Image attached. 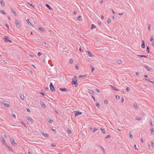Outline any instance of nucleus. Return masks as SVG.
Masks as SVG:
<instances>
[{
    "mask_svg": "<svg viewBox=\"0 0 154 154\" xmlns=\"http://www.w3.org/2000/svg\"><path fill=\"white\" fill-rule=\"evenodd\" d=\"M77 80L76 79V77L75 76H74L73 77L72 79V84L75 85H78V83H77Z\"/></svg>",
    "mask_w": 154,
    "mask_h": 154,
    "instance_id": "1",
    "label": "nucleus"
},
{
    "mask_svg": "<svg viewBox=\"0 0 154 154\" xmlns=\"http://www.w3.org/2000/svg\"><path fill=\"white\" fill-rule=\"evenodd\" d=\"M10 141L11 142L12 145L14 146H15L17 144L14 141V139L12 138H10Z\"/></svg>",
    "mask_w": 154,
    "mask_h": 154,
    "instance_id": "2",
    "label": "nucleus"
},
{
    "mask_svg": "<svg viewBox=\"0 0 154 154\" xmlns=\"http://www.w3.org/2000/svg\"><path fill=\"white\" fill-rule=\"evenodd\" d=\"M73 113L74 114L75 116H77L82 114V112H81L78 111H74L73 112Z\"/></svg>",
    "mask_w": 154,
    "mask_h": 154,
    "instance_id": "3",
    "label": "nucleus"
},
{
    "mask_svg": "<svg viewBox=\"0 0 154 154\" xmlns=\"http://www.w3.org/2000/svg\"><path fill=\"white\" fill-rule=\"evenodd\" d=\"M50 88L51 91H55V89L52 82H51L50 84Z\"/></svg>",
    "mask_w": 154,
    "mask_h": 154,
    "instance_id": "4",
    "label": "nucleus"
},
{
    "mask_svg": "<svg viewBox=\"0 0 154 154\" xmlns=\"http://www.w3.org/2000/svg\"><path fill=\"white\" fill-rule=\"evenodd\" d=\"M15 23H16L17 26L18 28H20V27L21 25H20V23L17 20H15Z\"/></svg>",
    "mask_w": 154,
    "mask_h": 154,
    "instance_id": "5",
    "label": "nucleus"
},
{
    "mask_svg": "<svg viewBox=\"0 0 154 154\" xmlns=\"http://www.w3.org/2000/svg\"><path fill=\"white\" fill-rule=\"evenodd\" d=\"M1 102L4 106L7 107H8L10 106L8 104L6 103L5 102L3 101H1Z\"/></svg>",
    "mask_w": 154,
    "mask_h": 154,
    "instance_id": "6",
    "label": "nucleus"
},
{
    "mask_svg": "<svg viewBox=\"0 0 154 154\" xmlns=\"http://www.w3.org/2000/svg\"><path fill=\"white\" fill-rule=\"evenodd\" d=\"M60 90L62 91H66L67 92H68L70 91L69 90V89L63 88H60Z\"/></svg>",
    "mask_w": 154,
    "mask_h": 154,
    "instance_id": "7",
    "label": "nucleus"
},
{
    "mask_svg": "<svg viewBox=\"0 0 154 154\" xmlns=\"http://www.w3.org/2000/svg\"><path fill=\"white\" fill-rule=\"evenodd\" d=\"M4 39H5V42H10V43L11 42V41L10 40H9L8 39V37H7L6 36H5L4 37Z\"/></svg>",
    "mask_w": 154,
    "mask_h": 154,
    "instance_id": "8",
    "label": "nucleus"
},
{
    "mask_svg": "<svg viewBox=\"0 0 154 154\" xmlns=\"http://www.w3.org/2000/svg\"><path fill=\"white\" fill-rule=\"evenodd\" d=\"M1 140L2 141V142H3V144L5 146V145H7V143H6V142H5V139L2 137H1Z\"/></svg>",
    "mask_w": 154,
    "mask_h": 154,
    "instance_id": "9",
    "label": "nucleus"
},
{
    "mask_svg": "<svg viewBox=\"0 0 154 154\" xmlns=\"http://www.w3.org/2000/svg\"><path fill=\"white\" fill-rule=\"evenodd\" d=\"M40 104L43 108H45L46 107V106L43 102L41 101Z\"/></svg>",
    "mask_w": 154,
    "mask_h": 154,
    "instance_id": "10",
    "label": "nucleus"
},
{
    "mask_svg": "<svg viewBox=\"0 0 154 154\" xmlns=\"http://www.w3.org/2000/svg\"><path fill=\"white\" fill-rule=\"evenodd\" d=\"M26 118L28 120V121H30L31 123L33 122V120L29 116H27L26 117Z\"/></svg>",
    "mask_w": 154,
    "mask_h": 154,
    "instance_id": "11",
    "label": "nucleus"
},
{
    "mask_svg": "<svg viewBox=\"0 0 154 154\" xmlns=\"http://www.w3.org/2000/svg\"><path fill=\"white\" fill-rule=\"evenodd\" d=\"M141 47L142 48H145V42L144 40L142 41V44Z\"/></svg>",
    "mask_w": 154,
    "mask_h": 154,
    "instance_id": "12",
    "label": "nucleus"
},
{
    "mask_svg": "<svg viewBox=\"0 0 154 154\" xmlns=\"http://www.w3.org/2000/svg\"><path fill=\"white\" fill-rule=\"evenodd\" d=\"M87 52L88 54L89 55V57H93L94 56V55L90 52V51H87Z\"/></svg>",
    "mask_w": 154,
    "mask_h": 154,
    "instance_id": "13",
    "label": "nucleus"
},
{
    "mask_svg": "<svg viewBox=\"0 0 154 154\" xmlns=\"http://www.w3.org/2000/svg\"><path fill=\"white\" fill-rule=\"evenodd\" d=\"M137 57H145V58L147 57V56H146L145 55H137Z\"/></svg>",
    "mask_w": 154,
    "mask_h": 154,
    "instance_id": "14",
    "label": "nucleus"
},
{
    "mask_svg": "<svg viewBox=\"0 0 154 154\" xmlns=\"http://www.w3.org/2000/svg\"><path fill=\"white\" fill-rule=\"evenodd\" d=\"M99 147L101 149V150L103 151V152L105 153V151L103 147L102 146L100 145L99 146Z\"/></svg>",
    "mask_w": 154,
    "mask_h": 154,
    "instance_id": "15",
    "label": "nucleus"
},
{
    "mask_svg": "<svg viewBox=\"0 0 154 154\" xmlns=\"http://www.w3.org/2000/svg\"><path fill=\"white\" fill-rule=\"evenodd\" d=\"M42 134L45 137H48L49 136V135L47 133H42Z\"/></svg>",
    "mask_w": 154,
    "mask_h": 154,
    "instance_id": "16",
    "label": "nucleus"
},
{
    "mask_svg": "<svg viewBox=\"0 0 154 154\" xmlns=\"http://www.w3.org/2000/svg\"><path fill=\"white\" fill-rule=\"evenodd\" d=\"M129 138L131 139H132L133 138V136L131 131H130V132L129 133Z\"/></svg>",
    "mask_w": 154,
    "mask_h": 154,
    "instance_id": "17",
    "label": "nucleus"
},
{
    "mask_svg": "<svg viewBox=\"0 0 154 154\" xmlns=\"http://www.w3.org/2000/svg\"><path fill=\"white\" fill-rule=\"evenodd\" d=\"M134 108L135 109H137L138 107L137 103H134Z\"/></svg>",
    "mask_w": 154,
    "mask_h": 154,
    "instance_id": "18",
    "label": "nucleus"
},
{
    "mask_svg": "<svg viewBox=\"0 0 154 154\" xmlns=\"http://www.w3.org/2000/svg\"><path fill=\"white\" fill-rule=\"evenodd\" d=\"M47 120V121L50 124H52L53 122V121L49 118H48Z\"/></svg>",
    "mask_w": 154,
    "mask_h": 154,
    "instance_id": "19",
    "label": "nucleus"
},
{
    "mask_svg": "<svg viewBox=\"0 0 154 154\" xmlns=\"http://www.w3.org/2000/svg\"><path fill=\"white\" fill-rule=\"evenodd\" d=\"M96 28V26L94 24H91V29H93L94 28Z\"/></svg>",
    "mask_w": 154,
    "mask_h": 154,
    "instance_id": "20",
    "label": "nucleus"
},
{
    "mask_svg": "<svg viewBox=\"0 0 154 154\" xmlns=\"http://www.w3.org/2000/svg\"><path fill=\"white\" fill-rule=\"evenodd\" d=\"M46 6L49 10H51L53 9L52 8L48 5L46 4Z\"/></svg>",
    "mask_w": 154,
    "mask_h": 154,
    "instance_id": "21",
    "label": "nucleus"
},
{
    "mask_svg": "<svg viewBox=\"0 0 154 154\" xmlns=\"http://www.w3.org/2000/svg\"><path fill=\"white\" fill-rule=\"evenodd\" d=\"M88 92L91 93V94L94 95V92L91 90H88Z\"/></svg>",
    "mask_w": 154,
    "mask_h": 154,
    "instance_id": "22",
    "label": "nucleus"
},
{
    "mask_svg": "<svg viewBox=\"0 0 154 154\" xmlns=\"http://www.w3.org/2000/svg\"><path fill=\"white\" fill-rule=\"evenodd\" d=\"M0 3L1 4V5H2V6L3 7H4L5 6V3L3 1H1V2H0Z\"/></svg>",
    "mask_w": 154,
    "mask_h": 154,
    "instance_id": "23",
    "label": "nucleus"
},
{
    "mask_svg": "<svg viewBox=\"0 0 154 154\" xmlns=\"http://www.w3.org/2000/svg\"><path fill=\"white\" fill-rule=\"evenodd\" d=\"M144 66L145 68L147 69V70L149 71H151V69H152V68L150 69L147 66Z\"/></svg>",
    "mask_w": 154,
    "mask_h": 154,
    "instance_id": "24",
    "label": "nucleus"
},
{
    "mask_svg": "<svg viewBox=\"0 0 154 154\" xmlns=\"http://www.w3.org/2000/svg\"><path fill=\"white\" fill-rule=\"evenodd\" d=\"M11 11L15 16H17L16 12L13 9H11Z\"/></svg>",
    "mask_w": 154,
    "mask_h": 154,
    "instance_id": "25",
    "label": "nucleus"
},
{
    "mask_svg": "<svg viewBox=\"0 0 154 154\" xmlns=\"http://www.w3.org/2000/svg\"><path fill=\"white\" fill-rule=\"evenodd\" d=\"M150 131H151V133L152 134H154V131H153V128H150Z\"/></svg>",
    "mask_w": 154,
    "mask_h": 154,
    "instance_id": "26",
    "label": "nucleus"
},
{
    "mask_svg": "<svg viewBox=\"0 0 154 154\" xmlns=\"http://www.w3.org/2000/svg\"><path fill=\"white\" fill-rule=\"evenodd\" d=\"M100 129L102 131V132L103 133V134L105 133V132H106L105 131V130L104 128H101Z\"/></svg>",
    "mask_w": 154,
    "mask_h": 154,
    "instance_id": "27",
    "label": "nucleus"
},
{
    "mask_svg": "<svg viewBox=\"0 0 154 154\" xmlns=\"http://www.w3.org/2000/svg\"><path fill=\"white\" fill-rule=\"evenodd\" d=\"M8 148V150L9 151H12V149L8 146L7 145H5Z\"/></svg>",
    "mask_w": 154,
    "mask_h": 154,
    "instance_id": "28",
    "label": "nucleus"
},
{
    "mask_svg": "<svg viewBox=\"0 0 154 154\" xmlns=\"http://www.w3.org/2000/svg\"><path fill=\"white\" fill-rule=\"evenodd\" d=\"M20 98L22 100H23L24 99V96L23 94H21V95L20 96Z\"/></svg>",
    "mask_w": 154,
    "mask_h": 154,
    "instance_id": "29",
    "label": "nucleus"
},
{
    "mask_svg": "<svg viewBox=\"0 0 154 154\" xmlns=\"http://www.w3.org/2000/svg\"><path fill=\"white\" fill-rule=\"evenodd\" d=\"M67 131L69 133L71 134L72 133L71 131L69 128H68Z\"/></svg>",
    "mask_w": 154,
    "mask_h": 154,
    "instance_id": "30",
    "label": "nucleus"
},
{
    "mask_svg": "<svg viewBox=\"0 0 154 154\" xmlns=\"http://www.w3.org/2000/svg\"><path fill=\"white\" fill-rule=\"evenodd\" d=\"M98 130V129L97 128H94V129H93V132L94 133H95V132L97 131Z\"/></svg>",
    "mask_w": 154,
    "mask_h": 154,
    "instance_id": "31",
    "label": "nucleus"
},
{
    "mask_svg": "<svg viewBox=\"0 0 154 154\" xmlns=\"http://www.w3.org/2000/svg\"><path fill=\"white\" fill-rule=\"evenodd\" d=\"M0 13L2 14H4L5 15H6V14L5 13L4 11L3 10H0Z\"/></svg>",
    "mask_w": 154,
    "mask_h": 154,
    "instance_id": "32",
    "label": "nucleus"
},
{
    "mask_svg": "<svg viewBox=\"0 0 154 154\" xmlns=\"http://www.w3.org/2000/svg\"><path fill=\"white\" fill-rule=\"evenodd\" d=\"M27 23H28V24L30 25H30H32V24H31V23H30V21H29V19H27Z\"/></svg>",
    "mask_w": 154,
    "mask_h": 154,
    "instance_id": "33",
    "label": "nucleus"
},
{
    "mask_svg": "<svg viewBox=\"0 0 154 154\" xmlns=\"http://www.w3.org/2000/svg\"><path fill=\"white\" fill-rule=\"evenodd\" d=\"M146 51L147 53L149 52V48L148 46H147L146 47Z\"/></svg>",
    "mask_w": 154,
    "mask_h": 154,
    "instance_id": "34",
    "label": "nucleus"
},
{
    "mask_svg": "<svg viewBox=\"0 0 154 154\" xmlns=\"http://www.w3.org/2000/svg\"><path fill=\"white\" fill-rule=\"evenodd\" d=\"M117 63L119 64H120L122 63V61L120 60H119L117 61Z\"/></svg>",
    "mask_w": 154,
    "mask_h": 154,
    "instance_id": "35",
    "label": "nucleus"
},
{
    "mask_svg": "<svg viewBox=\"0 0 154 154\" xmlns=\"http://www.w3.org/2000/svg\"><path fill=\"white\" fill-rule=\"evenodd\" d=\"M96 105L98 108H100V106L98 103H96Z\"/></svg>",
    "mask_w": 154,
    "mask_h": 154,
    "instance_id": "36",
    "label": "nucleus"
},
{
    "mask_svg": "<svg viewBox=\"0 0 154 154\" xmlns=\"http://www.w3.org/2000/svg\"><path fill=\"white\" fill-rule=\"evenodd\" d=\"M135 119L138 120H141L142 119L140 117H136Z\"/></svg>",
    "mask_w": 154,
    "mask_h": 154,
    "instance_id": "37",
    "label": "nucleus"
},
{
    "mask_svg": "<svg viewBox=\"0 0 154 154\" xmlns=\"http://www.w3.org/2000/svg\"><path fill=\"white\" fill-rule=\"evenodd\" d=\"M153 40V35H152L151 37V38H150V41L151 42Z\"/></svg>",
    "mask_w": 154,
    "mask_h": 154,
    "instance_id": "38",
    "label": "nucleus"
},
{
    "mask_svg": "<svg viewBox=\"0 0 154 154\" xmlns=\"http://www.w3.org/2000/svg\"><path fill=\"white\" fill-rule=\"evenodd\" d=\"M40 94L43 95V96H44L45 95L47 96L44 93L42 92H41L40 93Z\"/></svg>",
    "mask_w": 154,
    "mask_h": 154,
    "instance_id": "39",
    "label": "nucleus"
},
{
    "mask_svg": "<svg viewBox=\"0 0 154 154\" xmlns=\"http://www.w3.org/2000/svg\"><path fill=\"white\" fill-rule=\"evenodd\" d=\"M111 136L109 135H107L105 137V139H107L108 138H110L111 137Z\"/></svg>",
    "mask_w": 154,
    "mask_h": 154,
    "instance_id": "40",
    "label": "nucleus"
},
{
    "mask_svg": "<svg viewBox=\"0 0 154 154\" xmlns=\"http://www.w3.org/2000/svg\"><path fill=\"white\" fill-rule=\"evenodd\" d=\"M113 89L115 90L116 91H119V90H118L115 87H113Z\"/></svg>",
    "mask_w": 154,
    "mask_h": 154,
    "instance_id": "41",
    "label": "nucleus"
},
{
    "mask_svg": "<svg viewBox=\"0 0 154 154\" xmlns=\"http://www.w3.org/2000/svg\"><path fill=\"white\" fill-rule=\"evenodd\" d=\"M110 22H111V19H110V18H109L107 20V23L109 24V23H110Z\"/></svg>",
    "mask_w": 154,
    "mask_h": 154,
    "instance_id": "42",
    "label": "nucleus"
},
{
    "mask_svg": "<svg viewBox=\"0 0 154 154\" xmlns=\"http://www.w3.org/2000/svg\"><path fill=\"white\" fill-rule=\"evenodd\" d=\"M42 53L41 52H38V56H41L42 55Z\"/></svg>",
    "mask_w": 154,
    "mask_h": 154,
    "instance_id": "43",
    "label": "nucleus"
},
{
    "mask_svg": "<svg viewBox=\"0 0 154 154\" xmlns=\"http://www.w3.org/2000/svg\"><path fill=\"white\" fill-rule=\"evenodd\" d=\"M126 91L127 92H128L129 91L130 89L129 87H127L126 88Z\"/></svg>",
    "mask_w": 154,
    "mask_h": 154,
    "instance_id": "44",
    "label": "nucleus"
},
{
    "mask_svg": "<svg viewBox=\"0 0 154 154\" xmlns=\"http://www.w3.org/2000/svg\"><path fill=\"white\" fill-rule=\"evenodd\" d=\"M149 122H150V124L151 126H153V125L152 123V121L151 120H149Z\"/></svg>",
    "mask_w": 154,
    "mask_h": 154,
    "instance_id": "45",
    "label": "nucleus"
},
{
    "mask_svg": "<svg viewBox=\"0 0 154 154\" xmlns=\"http://www.w3.org/2000/svg\"><path fill=\"white\" fill-rule=\"evenodd\" d=\"M104 103L105 104H107L108 103V101L107 100H106L104 101Z\"/></svg>",
    "mask_w": 154,
    "mask_h": 154,
    "instance_id": "46",
    "label": "nucleus"
},
{
    "mask_svg": "<svg viewBox=\"0 0 154 154\" xmlns=\"http://www.w3.org/2000/svg\"><path fill=\"white\" fill-rule=\"evenodd\" d=\"M116 97L117 99H120V97L118 95L116 96Z\"/></svg>",
    "mask_w": 154,
    "mask_h": 154,
    "instance_id": "47",
    "label": "nucleus"
},
{
    "mask_svg": "<svg viewBox=\"0 0 154 154\" xmlns=\"http://www.w3.org/2000/svg\"><path fill=\"white\" fill-rule=\"evenodd\" d=\"M150 25L149 24L148 25V29L149 31H150Z\"/></svg>",
    "mask_w": 154,
    "mask_h": 154,
    "instance_id": "48",
    "label": "nucleus"
},
{
    "mask_svg": "<svg viewBox=\"0 0 154 154\" xmlns=\"http://www.w3.org/2000/svg\"><path fill=\"white\" fill-rule=\"evenodd\" d=\"M21 123H22V124L24 126H25L26 127V125L23 122H21Z\"/></svg>",
    "mask_w": 154,
    "mask_h": 154,
    "instance_id": "49",
    "label": "nucleus"
},
{
    "mask_svg": "<svg viewBox=\"0 0 154 154\" xmlns=\"http://www.w3.org/2000/svg\"><path fill=\"white\" fill-rule=\"evenodd\" d=\"M85 76L84 75H79V78H81V77H85Z\"/></svg>",
    "mask_w": 154,
    "mask_h": 154,
    "instance_id": "50",
    "label": "nucleus"
},
{
    "mask_svg": "<svg viewBox=\"0 0 154 154\" xmlns=\"http://www.w3.org/2000/svg\"><path fill=\"white\" fill-rule=\"evenodd\" d=\"M94 69H94V67H92V69H91V72H93L94 71Z\"/></svg>",
    "mask_w": 154,
    "mask_h": 154,
    "instance_id": "51",
    "label": "nucleus"
},
{
    "mask_svg": "<svg viewBox=\"0 0 154 154\" xmlns=\"http://www.w3.org/2000/svg\"><path fill=\"white\" fill-rule=\"evenodd\" d=\"M38 29L39 30H40V31H43L44 30L41 27H39V28H38Z\"/></svg>",
    "mask_w": 154,
    "mask_h": 154,
    "instance_id": "52",
    "label": "nucleus"
},
{
    "mask_svg": "<svg viewBox=\"0 0 154 154\" xmlns=\"http://www.w3.org/2000/svg\"><path fill=\"white\" fill-rule=\"evenodd\" d=\"M73 62V60L72 59H70L69 60V63H72Z\"/></svg>",
    "mask_w": 154,
    "mask_h": 154,
    "instance_id": "53",
    "label": "nucleus"
},
{
    "mask_svg": "<svg viewBox=\"0 0 154 154\" xmlns=\"http://www.w3.org/2000/svg\"><path fill=\"white\" fill-rule=\"evenodd\" d=\"M78 68H79V67H78V65H75V69H76L77 70V69H78Z\"/></svg>",
    "mask_w": 154,
    "mask_h": 154,
    "instance_id": "54",
    "label": "nucleus"
},
{
    "mask_svg": "<svg viewBox=\"0 0 154 154\" xmlns=\"http://www.w3.org/2000/svg\"><path fill=\"white\" fill-rule=\"evenodd\" d=\"M12 116L13 118H14L15 119L16 118V116H15V115L14 114H12Z\"/></svg>",
    "mask_w": 154,
    "mask_h": 154,
    "instance_id": "55",
    "label": "nucleus"
},
{
    "mask_svg": "<svg viewBox=\"0 0 154 154\" xmlns=\"http://www.w3.org/2000/svg\"><path fill=\"white\" fill-rule=\"evenodd\" d=\"M26 110L28 112H31L29 108L26 109Z\"/></svg>",
    "mask_w": 154,
    "mask_h": 154,
    "instance_id": "56",
    "label": "nucleus"
},
{
    "mask_svg": "<svg viewBox=\"0 0 154 154\" xmlns=\"http://www.w3.org/2000/svg\"><path fill=\"white\" fill-rule=\"evenodd\" d=\"M151 143V144H152V146L153 147H154V144L153 142H152Z\"/></svg>",
    "mask_w": 154,
    "mask_h": 154,
    "instance_id": "57",
    "label": "nucleus"
},
{
    "mask_svg": "<svg viewBox=\"0 0 154 154\" xmlns=\"http://www.w3.org/2000/svg\"><path fill=\"white\" fill-rule=\"evenodd\" d=\"M124 102V99L122 98V100H121V102L122 103H123Z\"/></svg>",
    "mask_w": 154,
    "mask_h": 154,
    "instance_id": "58",
    "label": "nucleus"
},
{
    "mask_svg": "<svg viewBox=\"0 0 154 154\" xmlns=\"http://www.w3.org/2000/svg\"><path fill=\"white\" fill-rule=\"evenodd\" d=\"M92 97L93 98V99L94 100V101H95V99L94 97V96H92Z\"/></svg>",
    "mask_w": 154,
    "mask_h": 154,
    "instance_id": "59",
    "label": "nucleus"
},
{
    "mask_svg": "<svg viewBox=\"0 0 154 154\" xmlns=\"http://www.w3.org/2000/svg\"><path fill=\"white\" fill-rule=\"evenodd\" d=\"M29 5H30L32 7H33V8H34V6L32 5V4H29L28 3Z\"/></svg>",
    "mask_w": 154,
    "mask_h": 154,
    "instance_id": "60",
    "label": "nucleus"
},
{
    "mask_svg": "<svg viewBox=\"0 0 154 154\" xmlns=\"http://www.w3.org/2000/svg\"><path fill=\"white\" fill-rule=\"evenodd\" d=\"M98 24L99 25H100L101 24V23L100 21H98Z\"/></svg>",
    "mask_w": 154,
    "mask_h": 154,
    "instance_id": "61",
    "label": "nucleus"
},
{
    "mask_svg": "<svg viewBox=\"0 0 154 154\" xmlns=\"http://www.w3.org/2000/svg\"><path fill=\"white\" fill-rule=\"evenodd\" d=\"M134 146L135 148L137 150V147H136V145L135 144V145H134Z\"/></svg>",
    "mask_w": 154,
    "mask_h": 154,
    "instance_id": "62",
    "label": "nucleus"
},
{
    "mask_svg": "<svg viewBox=\"0 0 154 154\" xmlns=\"http://www.w3.org/2000/svg\"><path fill=\"white\" fill-rule=\"evenodd\" d=\"M148 145L149 147V148H150V146L149 143H148Z\"/></svg>",
    "mask_w": 154,
    "mask_h": 154,
    "instance_id": "63",
    "label": "nucleus"
},
{
    "mask_svg": "<svg viewBox=\"0 0 154 154\" xmlns=\"http://www.w3.org/2000/svg\"><path fill=\"white\" fill-rule=\"evenodd\" d=\"M152 45L153 46H154V41H153V42H152Z\"/></svg>",
    "mask_w": 154,
    "mask_h": 154,
    "instance_id": "64",
    "label": "nucleus"
}]
</instances>
